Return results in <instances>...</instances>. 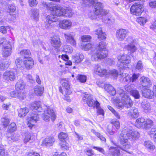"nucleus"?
<instances>
[{
  "label": "nucleus",
  "instance_id": "55",
  "mask_svg": "<svg viewBox=\"0 0 156 156\" xmlns=\"http://www.w3.org/2000/svg\"><path fill=\"white\" fill-rule=\"evenodd\" d=\"M63 49V51L67 53H71L73 51L72 47L70 46H64Z\"/></svg>",
  "mask_w": 156,
  "mask_h": 156
},
{
  "label": "nucleus",
  "instance_id": "50",
  "mask_svg": "<svg viewBox=\"0 0 156 156\" xmlns=\"http://www.w3.org/2000/svg\"><path fill=\"white\" fill-rule=\"evenodd\" d=\"M58 138L61 140L63 141L66 139L68 137L67 134L63 132L60 133L58 135Z\"/></svg>",
  "mask_w": 156,
  "mask_h": 156
},
{
  "label": "nucleus",
  "instance_id": "34",
  "mask_svg": "<svg viewBox=\"0 0 156 156\" xmlns=\"http://www.w3.org/2000/svg\"><path fill=\"white\" fill-rule=\"evenodd\" d=\"M15 87L17 90H23L25 87V84L22 80H20L17 82Z\"/></svg>",
  "mask_w": 156,
  "mask_h": 156
},
{
  "label": "nucleus",
  "instance_id": "29",
  "mask_svg": "<svg viewBox=\"0 0 156 156\" xmlns=\"http://www.w3.org/2000/svg\"><path fill=\"white\" fill-rule=\"evenodd\" d=\"M29 112V109L27 108H20L18 111V116L20 117H24Z\"/></svg>",
  "mask_w": 156,
  "mask_h": 156
},
{
  "label": "nucleus",
  "instance_id": "62",
  "mask_svg": "<svg viewBox=\"0 0 156 156\" xmlns=\"http://www.w3.org/2000/svg\"><path fill=\"white\" fill-rule=\"evenodd\" d=\"M143 67V66L142 62L141 61H139L136 66V69L140 71L142 69Z\"/></svg>",
  "mask_w": 156,
  "mask_h": 156
},
{
  "label": "nucleus",
  "instance_id": "33",
  "mask_svg": "<svg viewBox=\"0 0 156 156\" xmlns=\"http://www.w3.org/2000/svg\"><path fill=\"white\" fill-rule=\"evenodd\" d=\"M143 128L146 129H149L153 125V122L150 119L145 120Z\"/></svg>",
  "mask_w": 156,
  "mask_h": 156
},
{
  "label": "nucleus",
  "instance_id": "10",
  "mask_svg": "<svg viewBox=\"0 0 156 156\" xmlns=\"http://www.w3.org/2000/svg\"><path fill=\"white\" fill-rule=\"evenodd\" d=\"M97 85L99 87H104V88L106 91L108 92L110 95H114L116 93L118 94L117 93L118 88H120V87H118L117 88V91H116L115 89L114 88L113 86L109 84H105L103 83L99 82L97 83Z\"/></svg>",
  "mask_w": 156,
  "mask_h": 156
},
{
  "label": "nucleus",
  "instance_id": "32",
  "mask_svg": "<svg viewBox=\"0 0 156 156\" xmlns=\"http://www.w3.org/2000/svg\"><path fill=\"white\" fill-rule=\"evenodd\" d=\"M113 99L115 103L118 104V107L119 109L122 108L125 105L124 101L123 102H120V99L118 98H113Z\"/></svg>",
  "mask_w": 156,
  "mask_h": 156
},
{
  "label": "nucleus",
  "instance_id": "35",
  "mask_svg": "<svg viewBox=\"0 0 156 156\" xmlns=\"http://www.w3.org/2000/svg\"><path fill=\"white\" fill-rule=\"evenodd\" d=\"M149 134L151 137H153L154 141L156 143V126L151 128Z\"/></svg>",
  "mask_w": 156,
  "mask_h": 156
},
{
  "label": "nucleus",
  "instance_id": "54",
  "mask_svg": "<svg viewBox=\"0 0 156 156\" xmlns=\"http://www.w3.org/2000/svg\"><path fill=\"white\" fill-rule=\"evenodd\" d=\"M125 88L126 90L128 92H130V94L132 93V91L134 89H133V85H126L125 86Z\"/></svg>",
  "mask_w": 156,
  "mask_h": 156
},
{
  "label": "nucleus",
  "instance_id": "48",
  "mask_svg": "<svg viewBox=\"0 0 156 156\" xmlns=\"http://www.w3.org/2000/svg\"><path fill=\"white\" fill-rule=\"evenodd\" d=\"M82 49L85 51H87L90 49L92 46L91 44L88 43L87 44L84 43L82 45Z\"/></svg>",
  "mask_w": 156,
  "mask_h": 156
},
{
  "label": "nucleus",
  "instance_id": "27",
  "mask_svg": "<svg viewBox=\"0 0 156 156\" xmlns=\"http://www.w3.org/2000/svg\"><path fill=\"white\" fill-rule=\"evenodd\" d=\"M95 34L98 35V38L101 40L105 39H106V34L104 33L102 31V29L101 28H99L95 31Z\"/></svg>",
  "mask_w": 156,
  "mask_h": 156
},
{
  "label": "nucleus",
  "instance_id": "44",
  "mask_svg": "<svg viewBox=\"0 0 156 156\" xmlns=\"http://www.w3.org/2000/svg\"><path fill=\"white\" fill-rule=\"evenodd\" d=\"M15 63L18 67L21 68L24 65V61H23L22 59L19 58L16 59Z\"/></svg>",
  "mask_w": 156,
  "mask_h": 156
},
{
  "label": "nucleus",
  "instance_id": "20",
  "mask_svg": "<svg viewBox=\"0 0 156 156\" xmlns=\"http://www.w3.org/2000/svg\"><path fill=\"white\" fill-rule=\"evenodd\" d=\"M24 65L26 69H31L34 65V61L30 57H28L24 60Z\"/></svg>",
  "mask_w": 156,
  "mask_h": 156
},
{
  "label": "nucleus",
  "instance_id": "6",
  "mask_svg": "<svg viewBox=\"0 0 156 156\" xmlns=\"http://www.w3.org/2000/svg\"><path fill=\"white\" fill-rule=\"evenodd\" d=\"M117 93L121 98L122 100L124 101L126 107L129 108L133 105V103L132 100L129 98V96L127 95V94L121 88H118Z\"/></svg>",
  "mask_w": 156,
  "mask_h": 156
},
{
  "label": "nucleus",
  "instance_id": "2",
  "mask_svg": "<svg viewBox=\"0 0 156 156\" xmlns=\"http://www.w3.org/2000/svg\"><path fill=\"white\" fill-rule=\"evenodd\" d=\"M43 5L47 9L52 10V14L48 15L46 18V21L45 22V27L48 30L50 29L52 27V23L57 21V16H64L70 17L73 14V12L70 9L67 8L65 9L60 7H57L52 8L50 3L46 2L42 3Z\"/></svg>",
  "mask_w": 156,
  "mask_h": 156
},
{
  "label": "nucleus",
  "instance_id": "64",
  "mask_svg": "<svg viewBox=\"0 0 156 156\" xmlns=\"http://www.w3.org/2000/svg\"><path fill=\"white\" fill-rule=\"evenodd\" d=\"M8 20L11 21H13L16 20V17L15 14H9V15L8 16Z\"/></svg>",
  "mask_w": 156,
  "mask_h": 156
},
{
  "label": "nucleus",
  "instance_id": "7",
  "mask_svg": "<svg viewBox=\"0 0 156 156\" xmlns=\"http://www.w3.org/2000/svg\"><path fill=\"white\" fill-rule=\"evenodd\" d=\"M44 115L43 117V119L46 121H48L49 120L50 116L52 121H54L56 119L55 113L53 109L49 107H47L46 109H45L44 111Z\"/></svg>",
  "mask_w": 156,
  "mask_h": 156
},
{
  "label": "nucleus",
  "instance_id": "61",
  "mask_svg": "<svg viewBox=\"0 0 156 156\" xmlns=\"http://www.w3.org/2000/svg\"><path fill=\"white\" fill-rule=\"evenodd\" d=\"M63 80H64V81L62 83V85L63 87L65 88L66 90H68L70 88V86L69 83V82L65 80L64 79Z\"/></svg>",
  "mask_w": 156,
  "mask_h": 156
},
{
  "label": "nucleus",
  "instance_id": "60",
  "mask_svg": "<svg viewBox=\"0 0 156 156\" xmlns=\"http://www.w3.org/2000/svg\"><path fill=\"white\" fill-rule=\"evenodd\" d=\"M37 3V1L36 0H29V5L31 7L36 6Z\"/></svg>",
  "mask_w": 156,
  "mask_h": 156
},
{
  "label": "nucleus",
  "instance_id": "37",
  "mask_svg": "<svg viewBox=\"0 0 156 156\" xmlns=\"http://www.w3.org/2000/svg\"><path fill=\"white\" fill-rule=\"evenodd\" d=\"M141 106L143 110L145 112H147L150 109V105L149 103L144 102L141 103Z\"/></svg>",
  "mask_w": 156,
  "mask_h": 156
},
{
  "label": "nucleus",
  "instance_id": "56",
  "mask_svg": "<svg viewBox=\"0 0 156 156\" xmlns=\"http://www.w3.org/2000/svg\"><path fill=\"white\" fill-rule=\"evenodd\" d=\"M10 27L9 26H1L0 27V31L3 34H5L8 29H9V30H10Z\"/></svg>",
  "mask_w": 156,
  "mask_h": 156
},
{
  "label": "nucleus",
  "instance_id": "1",
  "mask_svg": "<svg viewBox=\"0 0 156 156\" xmlns=\"http://www.w3.org/2000/svg\"><path fill=\"white\" fill-rule=\"evenodd\" d=\"M139 137V133L136 131H133L131 127H125L123 129L119 136L122 146H119L118 147H110L109 149V152L113 156H120V153L119 148L126 151L131 147L128 140H136Z\"/></svg>",
  "mask_w": 156,
  "mask_h": 156
},
{
  "label": "nucleus",
  "instance_id": "47",
  "mask_svg": "<svg viewBox=\"0 0 156 156\" xmlns=\"http://www.w3.org/2000/svg\"><path fill=\"white\" fill-rule=\"evenodd\" d=\"M131 94L136 99H139L140 97L139 92L136 90H133Z\"/></svg>",
  "mask_w": 156,
  "mask_h": 156
},
{
  "label": "nucleus",
  "instance_id": "43",
  "mask_svg": "<svg viewBox=\"0 0 156 156\" xmlns=\"http://www.w3.org/2000/svg\"><path fill=\"white\" fill-rule=\"evenodd\" d=\"M1 122L4 127H6L9 124L10 120L7 117H5L1 119Z\"/></svg>",
  "mask_w": 156,
  "mask_h": 156
},
{
  "label": "nucleus",
  "instance_id": "12",
  "mask_svg": "<svg viewBox=\"0 0 156 156\" xmlns=\"http://www.w3.org/2000/svg\"><path fill=\"white\" fill-rule=\"evenodd\" d=\"M64 37L66 41L71 45L75 46L76 42L74 37L75 35V33L73 32H67L64 34Z\"/></svg>",
  "mask_w": 156,
  "mask_h": 156
},
{
  "label": "nucleus",
  "instance_id": "53",
  "mask_svg": "<svg viewBox=\"0 0 156 156\" xmlns=\"http://www.w3.org/2000/svg\"><path fill=\"white\" fill-rule=\"evenodd\" d=\"M61 146L62 149L64 150H67L69 147V144L64 141L61 143Z\"/></svg>",
  "mask_w": 156,
  "mask_h": 156
},
{
  "label": "nucleus",
  "instance_id": "16",
  "mask_svg": "<svg viewBox=\"0 0 156 156\" xmlns=\"http://www.w3.org/2000/svg\"><path fill=\"white\" fill-rule=\"evenodd\" d=\"M93 71L94 73L101 76L105 75L107 73L105 69L101 68L98 64L94 65Z\"/></svg>",
  "mask_w": 156,
  "mask_h": 156
},
{
  "label": "nucleus",
  "instance_id": "23",
  "mask_svg": "<svg viewBox=\"0 0 156 156\" xmlns=\"http://www.w3.org/2000/svg\"><path fill=\"white\" fill-rule=\"evenodd\" d=\"M39 10L36 9H33L31 10L30 12V17L36 21L38 20Z\"/></svg>",
  "mask_w": 156,
  "mask_h": 156
},
{
  "label": "nucleus",
  "instance_id": "58",
  "mask_svg": "<svg viewBox=\"0 0 156 156\" xmlns=\"http://www.w3.org/2000/svg\"><path fill=\"white\" fill-rule=\"evenodd\" d=\"M83 2L86 5L90 6L94 3L95 2L94 0H83Z\"/></svg>",
  "mask_w": 156,
  "mask_h": 156
},
{
  "label": "nucleus",
  "instance_id": "49",
  "mask_svg": "<svg viewBox=\"0 0 156 156\" xmlns=\"http://www.w3.org/2000/svg\"><path fill=\"white\" fill-rule=\"evenodd\" d=\"M8 129L10 132H12L16 130V126L15 123H12L8 126Z\"/></svg>",
  "mask_w": 156,
  "mask_h": 156
},
{
  "label": "nucleus",
  "instance_id": "31",
  "mask_svg": "<svg viewBox=\"0 0 156 156\" xmlns=\"http://www.w3.org/2000/svg\"><path fill=\"white\" fill-rule=\"evenodd\" d=\"M124 48L128 51H129L131 53L134 52L137 49L136 47L134 44H128V45H125Z\"/></svg>",
  "mask_w": 156,
  "mask_h": 156
},
{
  "label": "nucleus",
  "instance_id": "46",
  "mask_svg": "<svg viewBox=\"0 0 156 156\" xmlns=\"http://www.w3.org/2000/svg\"><path fill=\"white\" fill-rule=\"evenodd\" d=\"M111 123L115 126L117 129L119 128L120 127L119 122L116 119H114L111 120Z\"/></svg>",
  "mask_w": 156,
  "mask_h": 156
},
{
  "label": "nucleus",
  "instance_id": "3",
  "mask_svg": "<svg viewBox=\"0 0 156 156\" xmlns=\"http://www.w3.org/2000/svg\"><path fill=\"white\" fill-rule=\"evenodd\" d=\"M91 59L94 61H98L106 57L108 51L106 49L105 42L103 41L100 42L95 49L91 50Z\"/></svg>",
  "mask_w": 156,
  "mask_h": 156
},
{
  "label": "nucleus",
  "instance_id": "24",
  "mask_svg": "<svg viewBox=\"0 0 156 156\" xmlns=\"http://www.w3.org/2000/svg\"><path fill=\"white\" fill-rule=\"evenodd\" d=\"M142 92L143 96L145 98L151 99L152 98L153 96V93L150 89L144 88Z\"/></svg>",
  "mask_w": 156,
  "mask_h": 156
},
{
  "label": "nucleus",
  "instance_id": "4",
  "mask_svg": "<svg viewBox=\"0 0 156 156\" xmlns=\"http://www.w3.org/2000/svg\"><path fill=\"white\" fill-rule=\"evenodd\" d=\"M30 108L31 110L34 112L35 113H32L30 115V117L29 118L27 122L28 126L31 129L34 126V124L38 120L39 114L37 112H40L42 111V109L41 105L40 102L39 101H35L31 103L30 105Z\"/></svg>",
  "mask_w": 156,
  "mask_h": 156
},
{
  "label": "nucleus",
  "instance_id": "39",
  "mask_svg": "<svg viewBox=\"0 0 156 156\" xmlns=\"http://www.w3.org/2000/svg\"><path fill=\"white\" fill-rule=\"evenodd\" d=\"M145 146L151 150H153L154 148V146L153 144L150 141H147L144 142Z\"/></svg>",
  "mask_w": 156,
  "mask_h": 156
},
{
  "label": "nucleus",
  "instance_id": "18",
  "mask_svg": "<svg viewBox=\"0 0 156 156\" xmlns=\"http://www.w3.org/2000/svg\"><path fill=\"white\" fill-rule=\"evenodd\" d=\"M128 115L131 119H135L139 115L138 108L135 107L131 108L128 111Z\"/></svg>",
  "mask_w": 156,
  "mask_h": 156
},
{
  "label": "nucleus",
  "instance_id": "52",
  "mask_svg": "<svg viewBox=\"0 0 156 156\" xmlns=\"http://www.w3.org/2000/svg\"><path fill=\"white\" fill-rule=\"evenodd\" d=\"M77 77V79L80 82L84 83L86 81V76L85 75H79Z\"/></svg>",
  "mask_w": 156,
  "mask_h": 156
},
{
  "label": "nucleus",
  "instance_id": "38",
  "mask_svg": "<svg viewBox=\"0 0 156 156\" xmlns=\"http://www.w3.org/2000/svg\"><path fill=\"white\" fill-rule=\"evenodd\" d=\"M20 138V135L17 133H14L12 135L8 137L9 140H12V141H16L18 140Z\"/></svg>",
  "mask_w": 156,
  "mask_h": 156
},
{
  "label": "nucleus",
  "instance_id": "13",
  "mask_svg": "<svg viewBox=\"0 0 156 156\" xmlns=\"http://www.w3.org/2000/svg\"><path fill=\"white\" fill-rule=\"evenodd\" d=\"M51 46L56 49L59 48L62 45L60 38L57 36L51 37Z\"/></svg>",
  "mask_w": 156,
  "mask_h": 156
},
{
  "label": "nucleus",
  "instance_id": "41",
  "mask_svg": "<svg viewBox=\"0 0 156 156\" xmlns=\"http://www.w3.org/2000/svg\"><path fill=\"white\" fill-rule=\"evenodd\" d=\"M136 21L141 25H144L147 21L146 18L140 17L137 18Z\"/></svg>",
  "mask_w": 156,
  "mask_h": 156
},
{
  "label": "nucleus",
  "instance_id": "25",
  "mask_svg": "<svg viewBox=\"0 0 156 156\" xmlns=\"http://www.w3.org/2000/svg\"><path fill=\"white\" fill-rule=\"evenodd\" d=\"M84 58V56L82 54H78L73 56V62L78 64Z\"/></svg>",
  "mask_w": 156,
  "mask_h": 156
},
{
  "label": "nucleus",
  "instance_id": "45",
  "mask_svg": "<svg viewBox=\"0 0 156 156\" xmlns=\"http://www.w3.org/2000/svg\"><path fill=\"white\" fill-rule=\"evenodd\" d=\"M108 73L110 75L114 78H116L118 75V71L115 69L110 70Z\"/></svg>",
  "mask_w": 156,
  "mask_h": 156
},
{
  "label": "nucleus",
  "instance_id": "8",
  "mask_svg": "<svg viewBox=\"0 0 156 156\" xmlns=\"http://www.w3.org/2000/svg\"><path fill=\"white\" fill-rule=\"evenodd\" d=\"M7 44H4L2 49V57L6 58L10 56L12 53V46L11 43L9 41H5Z\"/></svg>",
  "mask_w": 156,
  "mask_h": 156
},
{
  "label": "nucleus",
  "instance_id": "15",
  "mask_svg": "<svg viewBox=\"0 0 156 156\" xmlns=\"http://www.w3.org/2000/svg\"><path fill=\"white\" fill-rule=\"evenodd\" d=\"M82 96L83 101L84 102L87 103L89 106H92L93 105L94 100L93 99L91 94H84Z\"/></svg>",
  "mask_w": 156,
  "mask_h": 156
},
{
  "label": "nucleus",
  "instance_id": "36",
  "mask_svg": "<svg viewBox=\"0 0 156 156\" xmlns=\"http://www.w3.org/2000/svg\"><path fill=\"white\" fill-rule=\"evenodd\" d=\"M10 64V62L9 61H6L2 62L0 64V70H3L6 69Z\"/></svg>",
  "mask_w": 156,
  "mask_h": 156
},
{
  "label": "nucleus",
  "instance_id": "57",
  "mask_svg": "<svg viewBox=\"0 0 156 156\" xmlns=\"http://www.w3.org/2000/svg\"><path fill=\"white\" fill-rule=\"evenodd\" d=\"M126 41L129 44H134L136 40L133 39L132 37L129 36L126 38Z\"/></svg>",
  "mask_w": 156,
  "mask_h": 156
},
{
  "label": "nucleus",
  "instance_id": "51",
  "mask_svg": "<svg viewBox=\"0 0 156 156\" xmlns=\"http://www.w3.org/2000/svg\"><path fill=\"white\" fill-rule=\"evenodd\" d=\"M0 156H8L7 152H5L4 146H0Z\"/></svg>",
  "mask_w": 156,
  "mask_h": 156
},
{
  "label": "nucleus",
  "instance_id": "19",
  "mask_svg": "<svg viewBox=\"0 0 156 156\" xmlns=\"http://www.w3.org/2000/svg\"><path fill=\"white\" fill-rule=\"evenodd\" d=\"M141 85L144 88L147 87L149 88L151 87L152 83L149 79L145 76L141 77L140 79Z\"/></svg>",
  "mask_w": 156,
  "mask_h": 156
},
{
  "label": "nucleus",
  "instance_id": "22",
  "mask_svg": "<svg viewBox=\"0 0 156 156\" xmlns=\"http://www.w3.org/2000/svg\"><path fill=\"white\" fill-rule=\"evenodd\" d=\"M72 24V22L69 20H63L59 23V26L62 29H67L71 27Z\"/></svg>",
  "mask_w": 156,
  "mask_h": 156
},
{
  "label": "nucleus",
  "instance_id": "63",
  "mask_svg": "<svg viewBox=\"0 0 156 156\" xmlns=\"http://www.w3.org/2000/svg\"><path fill=\"white\" fill-rule=\"evenodd\" d=\"M120 75L123 78H124L125 81L129 82V80L128 79L129 76L128 73H124V71H123L122 73L120 74Z\"/></svg>",
  "mask_w": 156,
  "mask_h": 156
},
{
  "label": "nucleus",
  "instance_id": "9",
  "mask_svg": "<svg viewBox=\"0 0 156 156\" xmlns=\"http://www.w3.org/2000/svg\"><path fill=\"white\" fill-rule=\"evenodd\" d=\"M103 5L99 2L96 3L94 6V12L97 15H105L107 14L108 11V10L103 9Z\"/></svg>",
  "mask_w": 156,
  "mask_h": 156
},
{
  "label": "nucleus",
  "instance_id": "5",
  "mask_svg": "<svg viewBox=\"0 0 156 156\" xmlns=\"http://www.w3.org/2000/svg\"><path fill=\"white\" fill-rule=\"evenodd\" d=\"M118 62L117 66L119 67L120 70L124 69L128 67L127 65L130 62V58L126 54H120L118 57Z\"/></svg>",
  "mask_w": 156,
  "mask_h": 156
},
{
  "label": "nucleus",
  "instance_id": "11",
  "mask_svg": "<svg viewBox=\"0 0 156 156\" xmlns=\"http://www.w3.org/2000/svg\"><path fill=\"white\" fill-rule=\"evenodd\" d=\"M143 5L140 3H136L133 4L130 8L131 13L136 16L140 15L142 12L141 9Z\"/></svg>",
  "mask_w": 156,
  "mask_h": 156
},
{
  "label": "nucleus",
  "instance_id": "14",
  "mask_svg": "<svg viewBox=\"0 0 156 156\" xmlns=\"http://www.w3.org/2000/svg\"><path fill=\"white\" fill-rule=\"evenodd\" d=\"M128 31L123 29H120L116 32L117 38L120 41H122L128 35Z\"/></svg>",
  "mask_w": 156,
  "mask_h": 156
},
{
  "label": "nucleus",
  "instance_id": "28",
  "mask_svg": "<svg viewBox=\"0 0 156 156\" xmlns=\"http://www.w3.org/2000/svg\"><path fill=\"white\" fill-rule=\"evenodd\" d=\"M145 121V119L142 117L137 119L135 123V126L138 128H143Z\"/></svg>",
  "mask_w": 156,
  "mask_h": 156
},
{
  "label": "nucleus",
  "instance_id": "42",
  "mask_svg": "<svg viewBox=\"0 0 156 156\" xmlns=\"http://www.w3.org/2000/svg\"><path fill=\"white\" fill-rule=\"evenodd\" d=\"M139 76L138 74L133 73L131 77L129 76L128 79L129 80V82H133L138 79Z\"/></svg>",
  "mask_w": 156,
  "mask_h": 156
},
{
  "label": "nucleus",
  "instance_id": "40",
  "mask_svg": "<svg viewBox=\"0 0 156 156\" xmlns=\"http://www.w3.org/2000/svg\"><path fill=\"white\" fill-rule=\"evenodd\" d=\"M20 55L24 57L25 59L30 54V52L29 50L28 49H23L20 52Z\"/></svg>",
  "mask_w": 156,
  "mask_h": 156
},
{
  "label": "nucleus",
  "instance_id": "26",
  "mask_svg": "<svg viewBox=\"0 0 156 156\" xmlns=\"http://www.w3.org/2000/svg\"><path fill=\"white\" fill-rule=\"evenodd\" d=\"M44 87L42 86H35L34 88V93L37 96H41L43 94Z\"/></svg>",
  "mask_w": 156,
  "mask_h": 156
},
{
  "label": "nucleus",
  "instance_id": "59",
  "mask_svg": "<svg viewBox=\"0 0 156 156\" xmlns=\"http://www.w3.org/2000/svg\"><path fill=\"white\" fill-rule=\"evenodd\" d=\"M91 39V37L87 35L83 36L82 37V41L84 42L89 41Z\"/></svg>",
  "mask_w": 156,
  "mask_h": 156
},
{
  "label": "nucleus",
  "instance_id": "30",
  "mask_svg": "<svg viewBox=\"0 0 156 156\" xmlns=\"http://www.w3.org/2000/svg\"><path fill=\"white\" fill-rule=\"evenodd\" d=\"M16 8L13 4H9L8 5L7 9V12L10 14H15L16 13Z\"/></svg>",
  "mask_w": 156,
  "mask_h": 156
},
{
  "label": "nucleus",
  "instance_id": "17",
  "mask_svg": "<svg viewBox=\"0 0 156 156\" xmlns=\"http://www.w3.org/2000/svg\"><path fill=\"white\" fill-rule=\"evenodd\" d=\"M4 79L7 80L14 81L16 78L15 73L12 71H7L3 74Z\"/></svg>",
  "mask_w": 156,
  "mask_h": 156
},
{
  "label": "nucleus",
  "instance_id": "21",
  "mask_svg": "<svg viewBox=\"0 0 156 156\" xmlns=\"http://www.w3.org/2000/svg\"><path fill=\"white\" fill-rule=\"evenodd\" d=\"M55 141L53 137H47L43 141L42 145L44 146L50 147L53 144Z\"/></svg>",
  "mask_w": 156,
  "mask_h": 156
}]
</instances>
